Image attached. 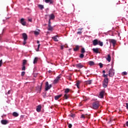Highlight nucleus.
<instances>
[{
  "mask_svg": "<svg viewBox=\"0 0 128 128\" xmlns=\"http://www.w3.org/2000/svg\"><path fill=\"white\" fill-rule=\"evenodd\" d=\"M48 30H50L51 32H52V30H54V28L52 26V25H48Z\"/></svg>",
  "mask_w": 128,
  "mask_h": 128,
  "instance_id": "nucleus-17",
  "label": "nucleus"
},
{
  "mask_svg": "<svg viewBox=\"0 0 128 128\" xmlns=\"http://www.w3.org/2000/svg\"><path fill=\"white\" fill-rule=\"evenodd\" d=\"M38 58L37 57H36L34 59V64H36V62H38Z\"/></svg>",
  "mask_w": 128,
  "mask_h": 128,
  "instance_id": "nucleus-28",
  "label": "nucleus"
},
{
  "mask_svg": "<svg viewBox=\"0 0 128 128\" xmlns=\"http://www.w3.org/2000/svg\"><path fill=\"white\" fill-rule=\"evenodd\" d=\"M108 78H104L102 82V86L104 88L108 87Z\"/></svg>",
  "mask_w": 128,
  "mask_h": 128,
  "instance_id": "nucleus-2",
  "label": "nucleus"
},
{
  "mask_svg": "<svg viewBox=\"0 0 128 128\" xmlns=\"http://www.w3.org/2000/svg\"><path fill=\"white\" fill-rule=\"evenodd\" d=\"M75 72H80V70H75Z\"/></svg>",
  "mask_w": 128,
  "mask_h": 128,
  "instance_id": "nucleus-49",
  "label": "nucleus"
},
{
  "mask_svg": "<svg viewBox=\"0 0 128 128\" xmlns=\"http://www.w3.org/2000/svg\"><path fill=\"white\" fill-rule=\"evenodd\" d=\"M108 76H114V70L111 68L108 70Z\"/></svg>",
  "mask_w": 128,
  "mask_h": 128,
  "instance_id": "nucleus-3",
  "label": "nucleus"
},
{
  "mask_svg": "<svg viewBox=\"0 0 128 128\" xmlns=\"http://www.w3.org/2000/svg\"><path fill=\"white\" fill-rule=\"evenodd\" d=\"M26 60H23L22 66H26Z\"/></svg>",
  "mask_w": 128,
  "mask_h": 128,
  "instance_id": "nucleus-35",
  "label": "nucleus"
},
{
  "mask_svg": "<svg viewBox=\"0 0 128 128\" xmlns=\"http://www.w3.org/2000/svg\"><path fill=\"white\" fill-rule=\"evenodd\" d=\"M86 118H90V116H86Z\"/></svg>",
  "mask_w": 128,
  "mask_h": 128,
  "instance_id": "nucleus-54",
  "label": "nucleus"
},
{
  "mask_svg": "<svg viewBox=\"0 0 128 128\" xmlns=\"http://www.w3.org/2000/svg\"><path fill=\"white\" fill-rule=\"evenodd\" d=\"M42 84H41V86H40V90H42Z\"/></svg>",
  "mask_w": 128,
  "mask_h": 128,
  "instance_id": "nucleus-52",
  "label": "nucleus"
},
{
  "mask_svg": "<svg viewBox=\"0 0 128 128\" xmlns=\"http://www.w3.org/2000/svg\"><path fill=\"white\" fill-rule=\"evenodd\" d=\"M48 72H49V74H51L52 70H50L48 71Z\"/></svg>",
  "mask_w": 128,
  "mask_h": 128,
  "instance_id": "nucleus-53",
  "label": "nucleus"
},
{
  "mask_svg": "<svg viewBox=\"0 0 128 128\" xmlns=\"http://www.w3.org/2000/svg\"><path fill=\"white\" fill-rule=\"evenodd\" d=\"M70 88H66L64 92L66 94H68V93L70 92Z\"/></svg>",
  "mask_w": 128,
  "mask_h": 128,
  "instance_id": "nucleus-30",
  "label": "nucleus"
},
{
  "mask_svg": "<svg viewBox=\"0 0 128 128\" xmlns=\"http://www.w3.org/2000/svg\"><path fill=\"white\" fill-rule=\"evenodd\" d=\"M37 44H40V41L39 40L37 41Z\"/></svg>",
  "mask_w": 128,
  "mask_h": 128,
  "instance_id": "nucleus-56",
  "label": "nucleus"
},
{
  "mask_svg": "<svg viewBox=\"0 0 128 128\" xmlns=\"http://www.w3.org/2000/svg\"><path fill=\"white\" fill-rule=\"evenodd\" d=\"M10 91L9 90V91L8 92V94H10Z\"/></svg>",
  "mask_w": 128,
  "mask_h": 128,
  "instance_id": "nucleus-57",
  "label": "nucleus"
},
{
  "mask_svg": "<svg viewBox=\"0 0 128 128\" xmlns=\"http://www.w3.org/2000/svg\"><path fill=\"white\" fill-rule=\"evenodd\" d=\"M24 74H26V72H22L21 76H24Z\"/></svg>",
  "mask_w": 128,
  "mask_h": 128,
  "instance_id": "nucleus-43",
  "label": "nucleus"
},
{
  "mask_svg": "<svg viewBox=\"0 0 128 128\" xmlns=\"http://www.w3.org/2000/svg\"><path fill=\"white\" fill-rule=\"evenodd\" d=\"M110 42L114 46L116 45V40H114V39H111L110 40Z\"/></svg>",
  "mask_w": 128,
  "mask_h": 128,
  "instance_id": "nucleus-12",
  "label": "nucleus"
},
{
  "mask_svg": "<svg viewBox=\"0 0 128 128\" xmlns=\"http://www.w3.org/2000/svg\"><path fill=\"white\" fill-rule=\"evenodd\" d=\"M82 30V28H79V29H78V30Z\"/></svg>",
  "mask_w": 128,
  "mask_h": 128,
  "instance_id": "nucleus-55",
  "label": "nucleus"
},
{
  "mask_svg": "<svg viewBox=\"0 0 128 128\" xmlns=\"http://www.w3.org/2000/svg\"><path fill=\"white\" fill-rule=\"evenodd\" d=\"M77 34H82V32H77Z\"/></svg>",
  "mask_w": 128,
  "mask_h": 128,
  "instance_id": "nucleus-48",
  "label": "nucleus"
},
{
  "mask_svg": "<svg viewBox=\"0 0 128 128\" xmlns=\"http://www.w3.org/2000/svg\"><path fill=\"white\" fill-rule=\"evenodd\" d=\"M62 94L55 96L54 98H55L56 100H58L59 98H62Z\"/></svg>",
  "mask_w": 128,
  "mask_h": 128,
  "instance_id": "nucleus-15",
  "label": "nucleus"
},
{
  "mask_svg": "<svg viewBox=\"0 0 128 128\" xmlns=\"http://www.w3.org/2000/svg\"><path fill=\"white\" fill-rule=\"evenodd\" d=\"M40 44H38V50H36V52H38V50L40 49Z\"/></svg>",
  "mask_w": 128,
  "mask_h": 128,
  "instance_id": "nucleus-46",
  "label": "nucleus"
},
{
  "mask_svg": "<svg viewBox=\"0 0 128 128\" xmlns=\"http://www.w3.org/2000/svg\"><path fill=\"white\" fill-rule=\"evenodd\" d=\"M2 34H0V35H1Z\"/></svg>",
  "mask_w": 128,
  "mask_h": 128,
  "instance_id": "nucleus-60",
  "label": "nucleus"
},
{
  "mask_svg": "<svg viewBox=\"0 0 128 128\" xmlns=\"http://www.w3.org/2000/svg\"><path fill=\"white\" fill-rule=\"evenodd\" d=\"M60 48H61V50H64V46H61Z\"/></svg>",
  "mask_w": 128,
  "mask_h": 128,
  "instance_id": "nucleus-51",
  "label": "nucleus"
},
{
  "mask_svg": "<svg viewBox=\"0 0 128 128\" xmlns=\"http://www.w3.org/2000/svg\"><path fill=\"white\" fill-rule=\"evenodd\" d=\"M85 84H92V80L86 81Z\"/></svg>",
  "mask_w": 128,
  "mask_h": 128,
  "instance_id": "nucleus-26",
  "label": "nucleus"
},
{
  "mask_svg": "<svg viewBox=\"0 0 128 128\" xmlns=\"http://www.w3.org/2000/svg\"><path fill=\"white\" fill-rule=\"evenodd\" d=\"M28 22H32V18H28Z\"/></svg>",
  "mask_w": 128,
  "mask_h": 128,
  "instance_id": "nucleus-45",
  "label": "nucleus"
},
{
  "mask_svg": "<svg viewBox=\"0 0 128 128\" xmlns=\"http://www.w3.org/2000/svg\"><path fill=\"white\" fill-rule=\"evenodd\" d=\"M100 106V102L96 101L92 104V106L91 108L93 110H98Z\"/></svg>",
  "mask_w": 128,
  "mask_h": 128,
  "instance_id": "nucleus-1",
  "label": "nucleus"
},
{
  "mask_svg": "<svg viewBox=\"0 0 128 128\" xmlns=\"http://www.w3.org/2000/svg\"><path fill=\"white\" fill-rule=\"evenodd\" d=\"M45 2L46 4H48L50 3V4H54V0H45Z\"/></svg>",
  "mask_w": 128,
  "mask_h": 128,
  "instance_id": "nucleus-10",
  "label": "nucleus"
},
{
  "mask_svg": "<svg viewBox=\"0 0 128 128\" xmlns=\"http://www.w3.org/2000/svg\"><path fill=\"white\" fill-rule=\"evenodd\" d=\"M80 81H78L76 84V86H77L78 88H80Z\"/></svg>",
  "mask_w": 128,
  "mask_h": 128,
  "instance_id": "nucleus-23",
  "label": "nucleus"
},
{
  "mask_svg": "<svg viewBox=\"0 0 128 128\" xmlns=\"http://www.w3.org/2000/svg\"><path fill=\"white\" fill-rule=\"evenodd\" d=\"M98 44H99L100 46H104V43L100 41H98Z\"/></svg>",
  "mask_w": 128,
  "mask_h": 128,
  "instance_id": "nucleus-29",
  "label": "nucleus"
},
{
  "mask_svg": "<svg viewBox=\"0 0 128 128\" xmlns=\"http://www.w3.org/2000/svg\"><path fill=\"white\" fill-rule=\"evenodd\" d=\"M68 126L69 128H72V124H69Z\"/></svg>",
  "mask_w": 128,
  "mask_h": 128,
  "instance_id": "nucleus-47",
  "label": "nucleus"
},
{
  "mask_svg": "<svg viewBox=\"0 0 128 128\" xmlns=\"http://www.w3.org/2000/svg\"><path fill=\"white\" fill-rule=\"evenodd\" d=\"M12 114H13V116H15L16 118V116H18V112H14Z\"/></svg>",
  "mask_w": 128,
  "mask_h": 128,
  "instance_id": "nucleus-27",
  "label": "nucleus"
},
{
  "mask_svg": "<svg viewBox=\"0 0 128 128\" xmlns=\"http://www.w3.org/2000/svg\"><path fill=\"white\" fill-rule=\"evenodd\" d=\"M42 110V106L39 105L37 106L36 111L38 112H40Z\"/></svg>",
  "mask_w": 128,
  "mask_h": 128,
  "instance_id": "nucleus-16",
  "label": "nucleus"
},
{
  "mask_svg": "<svg viewBox=\"0 0 128 128\" xmlns=\"http://www.w3.org/2000/svg\"><path fill=\"white\" fill-rule=\"evenodd\" d=\"M26 44V40H24L23 44L24 46Z\"/></svg>",
  "mask_w": 128,
  "mask_h": 128,
  "instance_id": "nucleus-44",
  "label": "nucleus"
},
{
  "mask_svg": "<svg viewBox=\"0 0 128 128\" xmlns=\"http://www.w3.org/2000/svg\"><path fill=\"white\" fill-rule=\"evenodd\" d=\"M81 118H84H84H86V115L82 114L81 116H80Z\"/></svg>",
  "mask_w": 128,
  "mask_h": 128,
  "instance_id": "nucleus-36",
  "label": "nucleus"
},
{
  "mask_svg": "<svg viewBox=\"0 0 128 128\" xmlns=\"http://www.w3.org/2000/svg\"><path fill=\"white\" fill-rule=\"evenodd\" d=\"M68 98H70V95H68V94H66L64 95V98L65 100H68Z\"/></svg>",
  "mask_w": 128,
  "mask_h": 128,
  "instance_id": "nucleus-25",
  "label": "nucleus"
},
{
  "mask_svg": "<svg viewBox=\"0 0 128 128\" xmlns=\"http://www.w3.org/2000/svg\"><path fill=\"white\" fill-rule=\"evenodd\" d=\"M105 92H104V90L100 92V94H99V98H103L104 96Z\"/></svg>",
  "mask_w": 128,
  "mask_h": 128,
  "instance_id": "nucleus-7",
  "label": "nucleus"
},
{
  "mask_svg": "<svg viewBox=\"0 0 128 128\" xmlns=\"http://www.w3.org/2000/svg\"><path fill=\"white\" fill-rule=\"evenodd\" d=\"M1 124H8V121L7 120H2L1 121Z\"/></svg>",
  "mask_w": 128,
  "mask_h": 128,
  "instance_id": "nucleus-14",
  "label": "nucleus"
},
{
  "mask_svg": "<svg viewBox=\"0 0 128 128\" xmlns=\"http://www.w3.org/2000/svg\"><path fill=\"white\" fill-rule=\"evenodd\" d=\"M50 88H52V84H50V86H48V82H46V88H45V90L46 91L48 90H50Z\"/></svg>",
  "mask_w": 128,
  "mask_h": 128,
  "instance_id": "nucleus-5",
  "label": "nucleus"
},
{
  "mask_svg": "<svg viewBox=\"0 0 128 128\" xmlns=\"http://www.w3.org/2000/svg\"><path fill=\"white\" fill-rule=\"evenodd\" d=\"M38 8H39L40 10H44V5H42V4H38Z\"/></svg>",
  "mask_w": 128,
  "mask_h": 128,
  "instance_id": "nucleus-24",
  "label": "nucleus"
},
{
  "mask_svg": "<svg viewBox=\"0 0 128 128\" xmlns=\"http://www.w3.org/2000/svg\"><path fill=\"white\" fill-rule=\"evenodd\" d=\"M50 19H49L48 26L52 25V22H50Z\"/></svg>",
  "mask_w": 128,
  "mask_h": 128,
  "instance_id": "nucleus-40",
  "label": "nucleus"
},
{
  "mask_svg": "<svg viewBox=\"0 0 128 128\" xmlns=\"http://www.w3.org/2000/svg\"><path fill=\"white\" fill-rule=\"evenodd\" d=\"M106 60H107L108 62H110V60H112V58L110 57V54L108 55V58H106Z\"/></svg>",
  "mask_w": 128,
  "mask_h": 128,
  "instance_id": "nucleus-20",
  "label": "nucleus"
},
{
  "mask_svg": "<svg viewBox=\"0 0 128 128\" xmlns=\"http://www.w3.org/2000/svg\"><path fill=\"white\" fill-rule=\"evenodd\" d=\"M49 17H50L49 20H54L55 16H54V14H52L50 15Z\"/></svg>",
  "mask_w": 128,
  "mask_h": 128,
  "instance_id": "nucleus-18",
  "label": "nucleus"
},
{
  "mask_svg": "<svg viewBox=\"0 0 128 128\" xmlns=\"http://www.w3.org/2000/svg\"><path fill=\"white\" fill-rule=\"evenodd\" d=\"M99 66H100V68H102V66H103L102 64L100 63V64H99Z\"/></svg>",
  "mask_w": 128,
  "mask_h": 128,
  "instance_id": "nucleus-42",
  "label": "nucleus"
},
{
  "mask_svg": "<svg viewBox=\"0 0 128 128\" xmlns=\"http://www.w3.org/2000/svg\"><path fill=\"white\" fill-rule=\"evenodd\" d=\"M108 74H102L103 78H108Z\"/></svg>",
  "mask_w": 128,
  "mask_h": 128,
  "instance_id": "nucleus-32",
  "label": "nucleus"
},
{
  "mask_svg": "<svg viewBox=\"0 0 128 128\" xmlns=\"http://www.w3.org/2000/svg\"><path fill=\"white\" fill-rule=\"evenodd\" d=\"M34 34L36 36H38V34H40V32H38V31H34Z\"/></svg>",
  "mask_w": 128,
  "mask_h": 128,
  "instance_id": "nucleus-33",
  "label": "nucleus"
},
{
  "mask_svg": "<svg viewBox=\"0 0 128 128\" xmlns=\"http://www.w3.org/2000/svg\"><path fill=\"white\" fill-rule=\"evenodd\" d=\"M70 116H71L72 118H74V116H76V114H70Z\"/></svg>",
  "mask_w": 128,
  "mask_h": 128,
  "instance_id": "nucleus-39",
  "label": "nucleus"
},
{
  "mask_svg": "<svg viewBox=\"0 0 128 128\" xmlns=\"http://www.w3.org/2000/svg\"><path fill=\"white\" fill-rule=\"evenodd\" d=\"M60 76H58L56 78L54 81V84H58V80H60Z\"/></svg>",
  "mask_w": 128,
  "mask_h": 128,
  "instance_id": "nucleus-6",
  "label": "nucleus"
},
{
  "mask_svg": "<svg viewBox=\"0 0 128 128\" xmlns=\"http://www.w3.org/2000/svg\"><path fill=\"white\" fill-rule=\"evenodd\" d=\"M22 70H26V66L22 65Z\"/></svg>",
  "mask_w": 128,
  "mask_h": 128,
  "instance_id": "nucleus-38",
  "label": "nucleus"
},
{
  "mask_svg": "<svg viewBox=\"0 0 128 128\" xmlns=\"http://www.w3.org/2000/svg\"><path fill=\"white\" fill-rule=\"evenodd\" d=\"M2 66V60H0V68Z\"/></svg>",
  "mask_w": 128,
  "mask_h": 128,
  "instance_id": "nucleus-41",
  "label": "nucleus"
},
{
  "mask_svg": "<svg viewBox=\"0 0 128 128\" xmlns=\"http://www.w3.org/2000/svg\"><path fill=\"white\" fill-rule=\"evenodd\" d=\"M52 38L54 40V42H58V36H53Z\"/></svg>",
  "mask_w": 128,
  "mask_h": 128,
  "instance_id": "nucleus-21",
  "label": "nucleus"
},
{
  "mask_svg": "<svg viewBox=\"0 0 128 128\" xmlns=\"http://www.w3.org/2000/svg\"><path fill=\"white\" fill-rule=\"evenodd\" d=\"M122 74L123 76H126V75L128 74V73H127V72H122Z\"/></svg>",
  "mask_w": 128,
  "mask_h": 128,
  "instance_id": "nucleus-37",
  "label": "nucleus"
},
{
  "mask_svg": "<svg viewBox=\"0 0 128 128\" xmlns=\"http://www.w3.org/2000/svg\"><path fill=\"white\" fill-rule=\"evenodd\" d=\"M84 55L82 53L79 56V58H84Z\"/></svg>",
  "mask_w": 128,
  "mask_h": 128,
  "instance_id": "nucleus-31",
  "label": "nucleus"
},
{
  "mask_svg": "<svg viewBox=\"0 0 128 128\" xmlns=\"http://www.w3.org/2000/svg\"><path fill=\"white\" fill-rule=\"evenodd\" d=\"M80 50V46H76L74 48V52H78Z\"/></svg>",
  "mask_w": 128,
  "mask_h": 128,
  "instance_id": "nucleus-19",
  "label": "nucleus"
},
{
  "mask_svg": "<svg viewBox=\"0 0 128 128\" xmlns=\"http://www.w3.org/2000/svg\"><path fill=\"white\" fill-rule=\"evenodd\" d=\"M102 74H106V70H104L102 71Z\"/></svg>",
  "mask_w": 128,
  "mask_h": 128,
  "instance_id": "nucleus-50",
  "label": "nucleus"
},
{
  "mask_svg": "<svg viewBox=\"0 0 128 128\" xmlns=\"http://www.w3.org/2000/svg\"><path fill=\"white\" fill-rule=\"evenodd\" d=\"M3 32H4V29L2 30Z\"/></svg>",
  "mask_w": 128,
  "mask_h": 128,
  "instance_id": "nucleus-58",
  "label": "nucleus"
},
{
  "mask_svg": "<svg viewBox=\"0 0 128 128\" xmlns=\"http://www.w3.org/2000/svg\"><path fill=\"white\" fill-rule=\"evenodd\" d=\"M81 52L82 54H84V52H86V50H84V48H82L81 49Z\"/></svg>",
  "mask_w": 128,
  "mask_h": 128,
  "instance_id": "nucleus-34",
  "label": "nucleus"
},
{
  "mask_svg": "<svg viewBox=\"0 0 128 128\" xmlns=\"http://www.w3.org/2000/svg\"><path fill=\"white\" fill-rule=\"evenodd\" d=\"M22 36L24 38V40H28V35H26V34L24 33L22 34Z\"/></svg>",
  "mask_w": 128,
  "mask_h": 128,
  "instance_id": "nucleus-9",
  "label": "nucleus"
},
{
  "mask_svg": "<svg viewBox=\"0 0 128 128\" xmlns=\"http://www.w3.org/2000/svg\"><path fill=\"white\" fill-rule=\"evenodd\" d=\"M75 66L77 68H79V69L82 68L84 67V66L82 63L76 64Z\"/></svg>",
  "mask_w": 128,
  "mask_h": 128,
  "instance_id": "nucleus-4",
  "label": "nucleus"
},
{
  "mask_svg": "<svg viewBox=\"0 0 128 128\" xmlns=\"http://www.w3.org/2000/svg\"><path fill=\"white\" fill-rule=\"evenodd\" d=\"M88 64H89V65L90 66H94V62L93 61H89L88 62Z\"/></svg>",
  "mask_w": 128,
  "mask_h": 128,
  "instance_id": "nucleus-22",
  "label": "nucleus"
},
{
  "mask_svg": "<svg viewBox=\"0 0 128 128\" xmlns=\"http://www.w3.org/2000/svg\"><path fill=\"white\" fill-rule=\"evenodd\" d=\"M20 23L22 26H26V23L24 22V18H21Z\"/></svg>",
  "mask_w": 128,
  "mask_h": 128,
  "instance_id": "nucleus-11",
  "label": "nucleus"
},
{
  "mask_svg": "<svg viewBox=\"0 0 128 128\" xmlns=\"http://www.w3.org/2000/svg\"><path fill=\"white\" fill-rule=\"evenodd\" d=\"M92 42L94 46H98V40L96 39L94 40Z\"/></svg>",
  "mask_w": 128,
  "mask_h": 128,
  "instance_id": "nucleus-13",
  "label": "nucleus"
},
{
  "mask_svg": "<svg viewBox=\"0 0 128 128\" xmlns=\"http://www.w3.org/2000/svg\"><path fill=\"white\" fill-rule=\"evenodd\" d=\"M98 48H94L92 50L94 54H100V52L98 51Z\"/></svg>",
  "mask_w": 128,
  "mask_h": 128,
  "instance_id": "nucleus-8",
  "label": "nucleus"
},
{
  "mask_svg": "<svg viewBox=\"0 0 128 128\" xmlns=\"http://www.w3.org/2000/svg\"><path fill=\"white\" fill-rule=\"evenodd\" d=\"M38 32H40V30H38Z\"/></svg>",
  "mask_w": 128,
  "mask_h": 128,
  "instance_id": "nucleus-59",
  "label": "nucleus"
}]
</instances>
